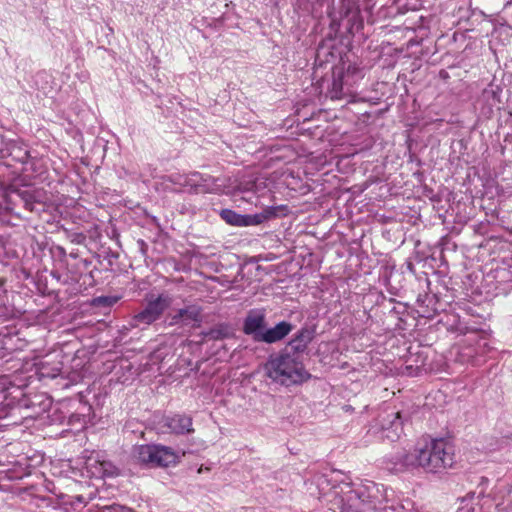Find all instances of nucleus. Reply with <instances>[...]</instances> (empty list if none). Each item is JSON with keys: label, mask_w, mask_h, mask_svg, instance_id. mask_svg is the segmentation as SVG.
<instances>
[{"label": "nucleus", "mask_w": 512, "mask_h": 512, "mask_svg": "<svg viewBox=\"0 0 512 512\" xmlns=\"http://www.w3.org/2000/svg\"><path fill=\"white\" fill-rule=\"evenodd\" d=\"M132 456L137 463L149 468L168 467L178 461V455L172 448L159 444L136 445Z\"/></svg>", "instance_id": "7ed1b4c3"}, {"label": "nucleus", "mask_w": 512, "mask_h": 512, "mask_svg": "<svg viewBox=\"0 0 512 512\" xmlns=\"http://www.w3.org/2000/svg\"><path fill=\"white\" fill-rule=\"evenodd\" d=\"M340 73H343L345 85L347 87H354V85L363 78L362 69L356 64L349 63L346 67L336 68Z\"/></svg>", "instance_id": "ddd939ff"}, {"label": "nucleus", "mask_w": 512, "mask_h": 512, "mask_svg": "<svg viewBox=\"0 0 512 512\" xmlns=\"http://www.w3.org/2000/svg\"><path fill=\"white\" fill-rule=\"evenodd\" d=\"M220 216L230 225L245 227V215L238 214L231 209H223L220 212Z\"/></svg>", "instance_id": "a211bd4d"}, {"label": "nucleus", "mask_w": 512, "mask_h": 512, "mask_svg": "<svg viewBox=\"0 0 512 512\" xmlns=\"http://www.w3.org/2000/svg\"><path fill=\"white\" fill-rule=\"evenodd\" d=\"M172 301V297L167 293H160L157 296L154 294L147 295L145 306L132 318V326L147 327L155 323L171 306Z\"/></svg>", "instance_id": "20e7f679"}, {"label": "nucleus", "mask_w": 512, "mask_h": 512, "mask_svg": "<svg viewBox=\"0 0 512 512\" xmlns=\"http://www.w3.org/2000/svg\"><path fill=\"white\" fill-rule=\"evenodd\" d=\"M359 511H360V509H355V510H353L351 512H359ZM347 512H350V511H347Z\"/></svg>", "instance_id": "bb28decb"}, {"label": "nucleus", "mask_w": 512, "mask_h": 512, "mask_svg": "<svg viewBox=\"0 0 512 512\" xmlns=\"http://www.w3.org/2000/svg\"><path fill=\"white\" fill-rule=\"evenodd\" d=\"M186 174H171L164 177L165 189L172 192H182L185 189Z\"/></svg>", "instance_id": "dca6fc26"}, {"label": "nucleus", "mask_w": 512, "mask_h": 512, "mask_svg": "<svg viewBox=\"0 0 512 512\" xmlns=\"http://www.w3.org/2000/svg\"><path fill=\"white\" fill-rule=\"evenodd\" d=\"M168 325L169 326H174V325H178V324H183V318L182 316L180 315V311L179 309L173 313V314H169L168 315Z\"/></svg>", "instance_id": "aec40b11"}, {"label": "nucleus", "mask_w": 512, "mask_h": 512, "mask_svg": "<svg viewBox=\"0 0 512 512\" xmlns=\"http://www.w3.org/2000/svg\"><path fill=\"white\" fill-rule=\"evenodd\" d=\"M192 418L187 415L175 414L163 419V427L174 434H186L194 431Z\"/></svg>", "instance_id": "9d476101"}, {"label": "nucleus", "mask_w": 512, "mask_h": 512, "mask_svg": "<svg viewBox=\"0 0 512 512\" xmlns=\"http://www.w3.org/2000/svg\"><path fill=\"white\" fill-rule=\"evenodd\" d=\"M211 339H223L227 337L228 330L226 327H218L211 329L207 334Z\"/></svg>", "instance_id": "6ab92c4d"}, {"label": "nucleus", "mask_w": 512, "mask_h": 512, "mask_svg": "<svg viewBox=\"0 0 512 512\" xmlns=\"http://www.w3.org/2000/svg\"><path fill=\"white\" fill-rule=\"evenodd\" d=\"M376 426L382 431V437L390 441L399 439L402 433V422L398 411L386 410L378 415Z\"/></svg>", "instance_id": "423d86ee"}, {"label": "nucleus", "mask_w": 512, "mask_h": 512, "mask_svg": "<svg viewBox=\"0 0 512 512\" xmlns=\"http://www.w3.org/2000/svg\"><path fill=\"white\" fill-rule=\"evenodd\" d=\"M277 207H266L261 213L253 215H245V227L254 226L276 216Z\"/></svg>", "instance_id": "4468645a"}, {"label": "nucleus", "mask_w": 512, "mask_h": 512, "mask_svg": "<svg viewBox=\"0 0 512 512\" xmlns=\"http://www.w3.org/2000/svg\"><path fill=\"white\" fill-rule=\"evenodd\" d=\"M19 152L20 155L15 156V158L22 163L26 162L29 158V152L27 150L21 151V149H19Z\"/></svg>", "instance_id": "5701e85b"}, {"label": "nucleus", "mask_w": 512, "mask_h": 512, "mask_svg": "<svg viewBox=\"0 0 512 512\" xmlns=\"http://www.w3.org/2000/svg\"><path fill=\"white\" fill-rule=\"evenodd\" d=\"M475 503L476 506L479 507L478 512H496L499 511L501 506L503 505V502H497L494 498H492L490 495H475Z\"/></svg>", "instance_id": "2eb2a0df"}, {"label": "nucleus", "mask_w": 512, "mask_h": 512, "mask_svg": "<svg viewBox=\"0 0 512 512\" xmlns=\"http://www.w3.org/2000/svg\"><path fill=\"white\" fill-rule=\"evenodd\" d=\"M265 314L260 310H252L248 313L244 320L243 331L247 335H251L255 341L258 342L259 335L265 329Z\"/></svg>", "instance_id": "6e6552de"}, {"label": "nucleus", "mask_w": 512, "mask_h": 512, "mask_svg": "<svg viewBox=\"0 0 512 512\" xmlns=\"http://www.w3.org/2000/svg\"><path fill=\"white\" fill-rule=\"evenodd\" d=\"M373 429H375V430H374V433L381 432V431L379 430V426H376V424L373 426Z\"/></svg>", "instance_id": "a878e982"}, {"label": "nucleus", "mask_w": 512, "mask_h": 512, "mask_svg": "<svg viewBox=\"0 0 512 512\" xmlns=\"http://www.w3.org/2000/svg\"><path fill=\"white\" fill-rule=\"evenodd\" d=\"M461 355L463 357H467L465 361H471L474 358V355L472 354V348L471 347H465L463 348Z\"/></svg>", "instance_id": "4be33fe9"}, {"label": "nucleus", "mask_w": 512, "mask_h": 512, "mask_svg": "<svg viewBox=\"0 0 512 512\" xmlns=\"http://www.w3.org/2000/svg\"><path fill=\"white\" fill-rule=\"evenodd\" d=\"M215 179L199 172L186 174L185 189L194 193H211L214 191Z\"/></svg>", "instance_id": "0eeeda50"}, {"label": "nucleus", "mask_w": 512, "mask_h": 512, "mask_svg": "<svg viewBox=\"0 0 512 512\" xmlns=\"http://www.w3.org/2000/svg\"><path fill=\"white\" fill-rule=\"evenodd\" d=\"M84 453L85 469L90 477L103 479L119 475V469L101 452L85 451Z\"/></svg>", "instance_id": "39448f33"}, {"label": "nucleus", "mask_w": 512, "mask_h": 512, "mask_svg": "<svg viewBox=\"0 0 512 512\" xmlns=\"http://www.w3.org/2000/svg\"><path fill=\"white\" fill-rule=\"evenodd\" d=\"M293 330V325L287 321H281L272 328L264 329L259 335L258 342L268 344L276 343L284 339Z\"/></svg>", "instance_id": "9b49d317"}, {"label": "nucleus", "mask_w": 512, "mask_h": 512, "mask_svg": "<svg viewBox=\"0 0 512 512\" xmlns=\"http://www.w3.org/2000/svg\"><path fill=\"white\" fill-rule=\"evenodd\" d=\"M25 207L27 209H29L30 211L33 210V203L29 202L28 200L25 199Z\"/></svg>", "instance_id": "393cba45"}, {"label": "nucleus", "mask_w": 512, "mask_h": 512, "mask_svg": "<svg viewBox=\"0 0 512 512\" xmlns=\"http://www.w3.org/2000/svg\"><path fill=\"white\" fill-rule=\"evenodd\" d=\"M400 461L406 468L420 467L426 472L436 473L453 466L454 453L446 440L435 439L422 448L404 454Z\"/></svg>", "instance_id": "f03ea898"}, {"label": "nucleus", "mask_w": 512, "mask_h": 512, "mask_svg": "<svg viewBox=\"0 0 512 512\" xmlns=\"http://www.w3.org/2000/svg\"><path fill=\"white\" fill-rule=\"evenodd\" d=\"M180 315L183 318V324L189 325L191 323L201 322V307L198 305H190L185 308L179 309Z\"/></svg>", "instance_id": "f3484780"}, {"label": "nucleus", "mask_w": 512, "mask_h": 512, "mask_svg": "<svg viewBox=\"0 0 512 512\" xmlns=\"http://www.w3.org/2000/svg\"><path fill=\"white\" fill-rule=\"evenodd\" d=\"M98 302L103 305L111 306L117 302V298H115V297H100V298H98Z\"/></svg>", "instance_id": "412c9836"}, {"label": "nucleus", "mask_w": 512, "mask_h": 512, "mask_svg": "<svg viewBox=\"0 0 512 512\" xmlns=\"http://www.w3.org/2000/svg\"><path fill=\"white\" fill-rule=\"evenodd\" d=\"M263 371L272 382L285 387L300 385L311 377L303 359L295 353H290L289 349L271 354L263 365Z\"/></svg>", "instance_id": "f257e3e1"}, {"label": "nucleus", "mask_w": 512, "mask_h": 512, "mask_svg": "<svg viewBox=\"0 0 512 512\" xmlns=\"http://www.w3.org/2000/svg\"><path fill=\"white\" fill-rule=\"evenodd\" d=\"M315 335V330L309 327L301 328L288 343L285 349L290 353H295L303 359V353L311 343Z\"/></svg>", "instance_id": "1a4fd4ad"}, {"label": "nucleus", "mask_w": 512, "mask_h": 512, "mask_svg": "<svg viewBox=\"0 0 512 512\" xmlns=\"http://www.w3.org/2000/svg\"><path fill=\"white\" fill-rule=\"evenodd\" d=\"M59 372H60V367H56V368L53 369L52 373L45 374L44 372H41V374L43 376H48V377L54 378V377H56L58 375Z\"/></svg>", "instance_id": "b1692460"}, {"label": "nucleus", "mask_w": 512, "mask_h": 512, "mask_svg": "<svg viewBox=\"0 0 512 512\" xmlns=\"http://www.w3.org/2000/svg\"><path fill=\"white\" fill-rule=\"evenodd\" d=\"M352 87L345 85V79L343 73H340L337 69L333 72V79L331 87L329 88V96L331 99H343L345 96L351 93Z\"/></svg>", "instance_id": "f8f14e48"}]
</instances>
